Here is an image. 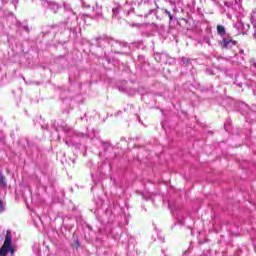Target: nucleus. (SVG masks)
Returning <instances> with one entry per match:
<instances>
[{
    "label": "nucleus",
    "mask_w": 256,
    "mask_h": 256,
    "mask_svg": "<svg viewBox=\"0 0 256 256\" xmlns=\"http://www.w3.org/2000/svg\"><path fill=\"white\" fill-rule=\"evenodd\" d=\"M230 43H232V45H237V41L236 40H232L231 39Z\"/></svg>",
    "instance_id": "8"
},
{
    "label": "nucleus",
    "mask_w": 256,
    "mask_h": 256,
    "mask_svg": "<svg viewBox=\"0 0 256 256\" xmlns=\"http://www.w3.org/2000/svg\"><path fill=\"white\" fill-rule=\"evenodd\" d=\"M12 243L13 236L11 234V231L7 230L4 243L0 248V256H7L9 253H11L12 256L15 255V248L13 247Z\"/></svg>",
    "instance_id": "1"
},
{
    "label": "nucleus",
    "mask_w": 256,
    "mask_h": 256,
    "mask_svg": "<svg viewBox=\"0 0 256 256\" xmlns=\"http://www.w3.org/2000/svg\"><path fill=\"white\" fill-rule=\"evenodd\" d=\"M217 33L221 36L225 35V33H226L225 28L221 25H218L217 26Z\"/></svg>",
    "instance_id": "4"
},
{
    "label": "nucleus",
    "mask_w": 256,
    "mask_h": 256,
    "mask_svg": "<svg viewBox=\"0 0 256 256\" xmlns=\"http://www.w3.org/2000/svg\"><path fill=\"white\" fill-rule=\"evenodd\" d=\"M164 13L168 15L170 21H173V16L171 15V12L169 10H165Z\"/></svg>",
    "instance_id": "6"
},
{
    "label": "nucleus",
    "mask_w": 256,
    "mask_h": 256,
    "mask_svg": "<svg viewBox=\"0 0 256 256\" xmlns=\"http://www.w3.org/2000/svg\"><path fill=\"white\" fill-rule=\"evenodd\" d=\"M5 205L3 204V200L0 199V209H4Z\"/></svg>",
    "instance_id": "7"
},
{
    "label": "nucleus",
    "mask_w": 256,
    "mask_h": 256,
    "mask_svg": "<svg viewBox=\"0 0 256 256\" xmlns=\"http://www.w3.org/2000/svg\"><path fill=\"white\" fill-rule=\"evenodd\" d=\"M181 61H182L183 65H185L186 67H188V65H191V60L187 57H182Z\"/></svg>",
    "instance_id": "5"
},
{
    "label": "nucleus",
    "mask_w": 256,
    "mask_h": 256,
    "mask_svg": "<svg viewBox=\"0 0 256 256\" xmlns=\"http://www.w3.org/2000/svg\"><path fill=\"white\" fill-rule=\"evenodd\" d=\"M0 187H7V178L0 172Z\"/></svg>",
    "instance_id": "2"
},
{
    "label": "nucleus",
    "mask_w": 256,
    "mask_h": 256,
    "mask_svg": "<svg viewBox=\"0 0 256 256\" xmlns=\"http://www.w3.org/2000/svg\"><path fill=\"white\" fill-rule=\"evenodd\" d=\"M76 243H77V245H79V241H77Z\"/></svg>",
    "instance_id": "9"
},
{
    "label": "nucleus",
    "mask_w": 256,
    "mask_h": 256,
    "mask_svg": "<svg viewBox=\"0 0 256 256\" xmlns=\"http://www.w3.org/2000/svg\"><path fill=\"white\" fill-rule=\"evenodd\" d=\"M229 43H231V39L223 38L222 40L223 49H229Z\"/></svg>",
    "instance_id": "3"
}]
</instances>
